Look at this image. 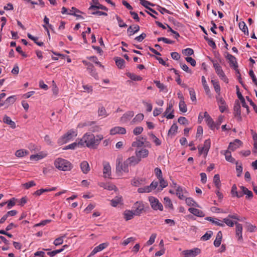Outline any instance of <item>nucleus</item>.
Here are the masks:
<instances>
[{
  "label": "nucleus",
  "instance_id": "nucleus-1",
  "mask_svg": "<svg viewBox=\"0 0 257 257\" xmlns=\"http://www.w3.org/2000/svg\"><path fill=\"white\" fill-rule=\"evenodd\" d=\"M103 139V136L102 135L99 134L95 136L93 134L86 133L81 138V140L83 147L95 149L97 148Z\"/></svg>",
  "mask_w": 257,
  "mask_h": 257
},
{
  "label": "nucleus",
  "instance_id": "nucleus-2",
  "mask_svg": "<svg viewBox=\"0 0 257 257\" xmlns=\"http://www.w3.org/2000/svg\"><path fill=\"white\" fill-rule=\"evenodd\" d=\"M128 165L126 160L123 161L122 155H119L116 160V172L120 176L123 173H127L129 172Z\"/></svg>",
  "mask_w": 257,
  "mask_h": 257
},
{
  "label": "nucleus",
  "instance_id": "nucleus-3",
  "mask_svg": "<svg viewBox=\"0 0 257 257\" xmlns=\"http://www.w3.org/2000/svg\"><path fill=\"white\" fill-rule=\"evenodd\" d=\"M54 166L59 170L69 171L73 168V165L68 160L58 158L54 162Z\"/></svg>",
  "mask_w": 257,
  "mask_h": 257
},
{
  "label": "nucleus",
  "instance_id": "nucleus-4",
  "mask_svg": "<svg viewBox=\"0 0 257 257\" xmlns=\"http://www.w3.org/2000/svg\"><path fill=\"white\" fill-rule=\"evenodd\" d=\"M77 136V132L76 131L71 130L67 133L62 136L59 140L58 143L61 145L66 144L71 141Z\"/></svg>",
  "mask_w": 257,
  "mask_h": 257
},
{
  "label": "nucleus",
  "instance_id": "nucleus-5",
  "mask_svg": "<svg viewBox=\"0 0 257 257\" xmlns=\"http://www.w3.org/2000/svg\"><path fill=\"white\" fill-rule=\"evenodd\" d=\"M213 63V67L215 69V72L217 75L219 76L220 79L223 81L225 83H228V79L226 77L224 71H223L222 67L219 65V64L217 62V61L215 60H211Z\"/></svg>",
  "mask_w": 257,
  "mask_h": 257
},
{
  "label": "nucleus",
  "instance_id": "nucleus-6",
  "mask_svg": "<svg viewBox=\"0 0 257 257\" xmlns=\"http://www.w3.org/2000/svg\"><path fill=\"white\" fill-rule=\"evenodd\" d=\"M149 201L150 202L151 207L155 210L163 211V206L159 200L153 196L149 197Z\"/></svg>",
  "mask_w": 257,
  "mask_h": 257
},
{
  "label": "nucleus",
  "instance_id": "nucleus-7",
  "mask_svg": "<svg viewBox=\"0 0 257 257\" xmlns=\"http://www.w3.org/2000/svg\"><path fill=\"white\" fill-rule=\"evenodd\" d=\"M158 185V182L153 181L149 186L138 188V192L140 193H149L155 189Z\"/></svg>",
  "mask_w": 257,
  "mask_h": 257
},
{
  "label": "nucleus",
  "instance_id": "nucleus-8",
  "mask_svg": "<svg viewBox=\"0 0 257 257\" xmlns=\"http://www.w3.org/2000/svg\"><path fill=\"white\" fill-rule=\"evenodd\" d=\"M145 206L142 201H137L133 206L136 216H140L144 210Z\"/></svg>",
  "mask_w": 257,
  "mask_h": 257
},
{
  "label": "nucleus",
  "instance_id": "nucleus-9",
  "mask_svg": "<svg viewBox=\"0 0 257 257\" xmlns=\"http://www.w3.org/2000/svg\"><path fill=\"white\" fill-rule=\"evenodd\" d=\"M211 146V141L210 139L206 140L204 141L203 147H198L199 153L200 155L204 154L206 156Z\"/></svg>",
  "mask_w": 257,
  "mask_h": 257
},
{
  "label": "nucleus",
  "instance_id": "nucleus-10",
  "mask_svg": "<svg viewBox=\"0 0 257 257\" xmlns=\"http://www.w3.org/2000/svg\"><path fill=\"white\" fill-rule=\"evenodd\" d=\"M216 99L219 106V110L221 112H224L227 108L225 100L221 95H216Z\"/></svg>",
  "mask_w": 257,
  "mask_h": 257
},
{
  "label": "nucleus",
  "instance_id": "nucleus-11",
  "mask_svg": "<svg viewBox=\"0 0 257 257\" xmlns=\"http://www.w3.org/2000/svg\"><path fill=\"white\" fill-rule=\"evenodd\" d=\"M136 156L139 159V161L143 158H147L149 155V151L146 149H137L135 151Z\"/></svg>",
  "mask_w": 257,
  "mask_h": 257
},
{
  "label": "nucleus",
  "instance_id": "nucleus-12",
  "mask_svg": "<svg viewBox=\"0 0 257 257\" xmlns=\"http://www.w3.org/2000/svg\"><path fill=\"white\" fill-rule=\"evenodd\" d=\"M89 125V131L91 132L92 133H98L100 132L102 130L100 126L96 124L95 122H91L88 123H84L83 124V126Z\"/></svg>",
  "mask_w": 257,
  "mask_h": 257
},
{
  "label": "nucleus",
  "instance_id": "nucleus-13",
  "mask_svg": "<svg viewBox=\"0 0 257 257\" xmlns=\"http://www.w3.org/2000/svg\"><path fill=\"white\" fill-rule=\"evenodd\" d=\"M201 252L198 248H194L191 249H187L183 251V253L186 256L195 257Z\"/></svg>",
  "mask_w": 257,
  "mask_h": 257
},
{
  "label": "nucleus",
  "instance_id": "nucleus-14",
  "mask_svg": "<svg viewBox=\"0 0 257 257\" xmlns=\"http://www.w3.org/2000/svg\"><path fill=\"white\" fill-rule=\"evenodd\" d=\"M235 235L237 237L238 240H242V230L243 227L241 224L235 222Z\"/></svg>",
  "mask_w": 257,
  "mask_h": 257
},
{
  "label": "nucleus",
  "instance_id": "nucleus-15",
  "mask_svg": "<svg viewBox=\"0 0 257 257\" xmlns=\"http://www.w3.org/2000/svg\"><path fill=\"white\" fill-rule=\"evenodd\" d=\"M83 62L84 64H85L86 65H87V69L88 72L90 73V74L92 77H93L95 79H98V76L97 73L96 72V71L95 69L94 68V66L90 63H87L85 61H83Z\"/></svg>",
  "mask_w": 257,
  "mask_h": 257
},
{
  "label": "nucleus",
  "instance_id": "nucleus-16",
  "mask_svg": "<svg viewBox=\"0 0 257 257\" xmlns=\"http://www.w3.org/2000/svg\"><path fill=\"white\" fill-rule=\"evenodd\" d=\"M242 145V142L240 140L238 139H235L233 142H230L229 143L228 149L231 151H234Z\"/></svg>",
  "mask_w": 257,
  "mask_h": 257
},
{
  "label": "nucleus",
  "instance_id": "nucleus-17",
  "mask_svg": "<svg viewBox=\"0 0 257 257\" xmlns=\"http://www.w3.org/2000/svg\"><path fill=\"white\" fill-rule=\"evenodd\" d=\"M134 115V111H128L123 114V115L120 117V120L122 123H127L131 119Z\"/></svg>",
  "mask_w": 257,
  "mask_h": 257
},
{
  "label": "nucleus",
  "instance_id": "nucleus-18",
  "mask_svg": "<svg viewBox=\"0 0 257 257\" xmlns=\"http://www.w3.org/2000/svg\"><path fill=\"white\" fill-rule=\"evenodd\" d=\"M187 192L185 189L178 186L176 190V194L178 197L181 200H184L185 198Z\"/></svg>",
  "mask_w": 257,
  "mask_h": 257
},
{
  "label": "nucleus",
  "instance_id": "nucleus-19",
  "mask_svg": "<svg viewBox=\"0 0 257 257\" xmlns=\"http://www.w3.org/2000/svg\"><path fill=\"white\" fill-rule=\"evenodd\" d=\"M125 133V128L121 126H115L110 130V134L111 135H115L116 134L124 135Z\"/></svg>",
  "mask_w": 257,
  "mask_h": 257
},
{
  "label": "nucleus",
  "instance_id": "nucleus-20",
  "mask_svg": "<svg viewBox=\"0 0 257 257\" xmlns=\"http://www.w3.org/2000/svg\"><path fill=\"white\" fill-rule=\"evenodd\" d=\"M173 112V104L169 103L164 112V116L167 119H172L174 117Z\"/></svg>",
  "mask_w": 257,
  "mask_h": 257
},
{
  "label": "nucleus",
  "instance_id": "nucleus-21",
  "mask_svg": "<svg viewBox=\"0 0 257 257\" xmlns=\"http://www.w3.org/2000/svg\"><path fill=\"white\" fill-rule=\"evenodd\" d=\"M83 147L82 144L81 143V139H78L76 141L67 146L65 147V149H71L74 150L77 148Z\"/></svg>",
  "mask_w": 257,
  "mask_h": 257
},
{
  "label": "nucleus",
  "instance_id": "nucleus-22",
  "mask_svg": "<svg viewBox=\"0 0 257 257\" xmlns=\"http://www.w3.org/2000/svg\"><path fill=\"white\" fill-rule=\"evenodd\" d=\"M103 174L105 178H109L111 176V167L108 163H103Z\"/></svg>",
  "mask_w": 257,
  "mask_h": 257
},
{
  "label": "nucleus",
  "instance_id": "nucleus-23",
  "mask_svg": "<svg viewBox=\"0 0 257 257\" xmlns=\"http://www.w3.org/2000/svg\"><path fill=\"white\" fill-rule=\"evenodd\" d=\"M126 163L128 165V166H135L137 164H138L140 162L139 161V159L135 156H133L130 157H128L127 159L125 160Z\"/></svg>",
  "mask_w": 257,
  "mask_h": 257
},
{
  "label": "nucleus",
  "instance_id": "nucleus-24",
  "mask_svg": "<svg viewBox=\"0 0 257 257\" xmlns=\"http://www.w3.org/2000/svg\"><path fill=\"white\" fill-rule=\"evenodd\" d=\"M221 154L225 156V160L230 163H234L235 162V159L231 156V152L229 150L221 151Z\"/></svg>",
  "mask_w": 257,
  "mask_h": 257
},
{
  "label": "nucleus",
  "instance_id": "nucleus-25",
  "mask_svg": "<svg viewBox=\"0 0 257 257\" xmlns=\"http://www.w3.org/2000/svg\"><path fill=\"white\" fill-rule=\"evenodd\" d=\"M108 245V243L107 242L102 243L98 245V246L94 247L93 250L91 252L90 255H94L97 252H99L103 249H105Z\"/></svg>",
  "mask_w": 257,
  "mask_h": 257
},
{
  "label": "nucleus",
  "instance_id": "nucleus-26",
  "mask_svg": "<svg viewBox=\"0 0 257 257\" xmlns=\"http://www.w3.org/2000/svg\"><path fill=\"white\" fill-rule=\"evenodd\" d=\"M141 4L145 7L146 9L149 10L150 12L155 14H158L157 12L153 9L149 7V6H154V4L151 3L150 2L147 0H140Z\"/></svg>",
  "mask_w": 257,
  "mask_h": 257
},
{
  "label": "nucleus",
  "instance_id": "nucleus-27",
  "mask_svg": "<svg viewBox=\"0 0 257 257\" xmlns=\"http://www.w3.org/2000/svg\"><path fill=\"white\" fill-rule=\"evenodd\" d=\"M111 205L113 207H116L118 204H123V199L121 196L118 195L110 200Z\"/></svg>",
  "mask_w": 257,
  "mask_h": 257
},
{
  "label": "nucleus",
  "instance_id": "nucleus-28",
  "mask_svg": "<svg viewBox=\"0 0 257 257\" xmlns=\"http://www.w3.org/2000/svg\"><path fill=\"white\" fill-rule=\"evenodd\" d=\"M17 100L16 95H12L8 97L4 101L5 108H8L10 105L14 104Z\"/></svg>",
  "mask_w": 257,
  "mask_h": 257
},
{
  "label": "nucleus",
  "instance_id": "nucleus-29",
  "mask_svg": "<svg viewBox=\"0 0 257 257\" xmlns=\"http://www.w3.org/2000/svg\"><path fill=\"white\" fill-rule=\"evenodd\" d=\"M140 30V27L138 25L130 26L127 30V32L128 36H131L138 32Z\"/></svg>",
  "mask_w": 257,
  "mask_h": 257
},
{
  "label": "nucleus",
  "instance_id": "nucleus-30",
  "mask_svg": "<svg viewBox=\"0 0 257 257\" xmlns=\"http://www.w3.org/2000/svg\"><path fill=\"white\" fill-rule=\"evenodd\" d=\"M188 211L193 215L198 217H204L205 214L203 211L195 208H189Z\"/></svg>",
  "mask_w": 257,
  "mask_h": 257
},
{
  "label": "nucleus",
  "instance_id": "nucleus-31",
  "mask_svg": "<svg viewBox=\"0 0 257 257\" xmlns=\"http://www.w3.org/2000/svg\"><path fill=\"white\" fill-rule=\"evenodd\" d=\"M80 168L84 174H87L90 169L88 163L85 161L81 163Z\"/></svg>",
  "mask_w": 257,
  "mask_h": 257
},
{
  "label": "nucleus",
  "instance_id": "nucleus-32",
  "mask_svg": "<svg viewBox=\"0 0 257 257\" xmlns=\"http://www.w3.org/2000/svg\"><path fill=\"white\" fill-rule=\"evenodd\" d=\"M3 121L4 123L9 124L11 126V127L13 128H15L16 127V123L14 121L12 120L10 117L5 115L3 118Z\"/></svg>",
  "mask_w": 257,
  "mask_h": 257
},
{
  "label": "nucleus",
  "instance_id": "nucleus-33",
  "mask_svg": "<svg viewBox=\"0 0 257 257\" xmlns=\"http://www.w3.org/2000/svg\"><path fill=\"white\" fill-rule=\"evenodd\" d=\"M234 113L235 116L238 117L239 120H241V111H240V105L239 103H237L234 106L233 108Z\"/></svg>",
  "mask_w": 257,
  "mask_h": 257
},
{
  "label": "nucleus",
  "instance_id": "nucleus-34",
  "mask_svg": "<svg viewBox=\"0 0 257 257\" xmlns=\"http://www.w3.org/2000/svg\"><path fill=\"white\" fill-rule=\"evenodd\" d=\"M124 217L126 220L132 219L134 216H136L133 210H126L124 212Z\"/></svg>",
  "mask_w": 257,
  "mask_h": 257
},
{
  "label": "nucleus",
  "instance_id": "nucleus-35",
  "mask_svg": "<svg viewBox=\"0 0 257 257\" xmlns=\"http://www.w3.org/2000/svg\"><path fill=\"white\" fill-rule=\"evenodd\" d=\"M222 237V232L221 231H219L217 233L216 238L214 241V245L215 247H218L220 245L221 243Z\"/></svg>",
  "mask_w": 257,
  "mask_h": 257
},
{
  "label": "nucleus",
  "instance_id": "nucleus-36",
  "mask_svg": "<svg viewBox=\"0 0 257 257\" xmlns=\"http://www.w3.org/2000/svg\"><path fill=\"white\" fill-rule=\"evenodd\" d=\"M206 219L207 220L212 222L213 223L215 224L216 225L222 227L224 226V224L223 223V222L218 219H213L211 217H207L206 218Z\"/></svg>",
  "mask_w": 257,
  "mask_h": 257
},
{
  "label": "nucleus",
  "instance_id": "nucleus-37",
  "mask_svg": "<svg viewBox=\"0 0 257 257\" xmlns=\"http://www.w3.org/2000/svg\"><path fill=\"white\" fill-rule=\"evenodd\" d=\"M211 83L213 86L215 91L217 94V95H220V86L219 83V82L215 80H212Z\"/></svg>",
  "mask_w": 257,
  "mask_h": 257
},
{
  "label": "nucleus",
  "instance_id": "nucleus-38",
  "mask_svg": "<svg viewBox=\"0 0 257 257\" xmlns=\"http://www.w3.org/2000/svg\"><path fill=\"white\" fill-rule=\"evenodd\" d=\"M115 64L119 69H122L124 67L125 61L120 57L115 58Z\"/></svg>",
  "mask_w": 257,
  "mask_h": 257
},
{
  "label": "nucleus",
  "instance_id": "nucleus-39",
  "mask_svg": "<svg viewBox=\"0 0 257 257\" xmlns=\"http://www.w3.org/2000/svg\"><path fill=\"white\" fill-rule=\"evenodd\" d=\"M231 193L232 196L233 197H237L240 198L243 196V194L241 193H238L237 191V187L236 185L234 184L231 188Z\"/></svg>",
  "mask_w": 257,
  "mask_h": 257
},
{
  "label": "nucleus",
  "instance_id": "nucleus-40",
  "mask_svg": "<svg viewBox=\"0 0 257 257\" xmlns=\"http://www.w3.org/2000/svg\"><path fill=\"white\" fill-rule=\"evenodd\" d=\"M164 203L166 208L170 209H173V205L172 201L168 197H165L164 198Z\"/></svg>",
  "mask_w": 257,
  "mask_h": 257
},
{
  "label": "nucleus",
  "instance_id": "nucleus-41",
  "mask_svg": "<svg viewBox=\"0 0 257 257\" xmlns=\"http://www.w3.org/2000/svg\"><path fill=\"white\" fill-rule=\"evenodd\" d=\"M145 182V179L140 178H134L131 181V184L134 186H139L143 184Z\"/></svg>",
  "mask_w": 257,
  "mask_h": 257
},
{
  "label": "nucleus",
  "instance_id": "nucleus-42",
  "mask_svg": "<svg viewBox=\"0 0 257 257\" xmlns=\"http://www.w3.org/2000/svg\"><path fill=\"white\" fill-rule=\"evenodd\" d=\"M144 118V114L142 113H139L136 115V116L133 119L131 123L132 124L140 122Z\"/></svg>",
  "mask_w": 257,
  "mask_h": 257
},
{
  "label": "nucleus",
  "instance_id": "nucleus-43",
  "mask_svg": "<svg viewBox=\"0 0 257 257\" xmlns=\"http://www.w3.org/2000/svg\"><path fill=\"white\" fill-rule=\"evenodd\" d=\"M226 58L229 60V63L231 66L234 67L236 66L237 62L235 57L230 54H227Z\"/></svg>",
  "mask_w": 257,
  "mask_h": 257
},
{
  "label": "nucleus",
  "instance_id": "nucleus-44",
  "mask_svg": "<svg viewBox=\"0 0 257 257\" xmlns=\"http://www.w3.org/2000/svg\"><path fill=\"white\" fill-rule=\"evenodd\" d=\"M240 188L242 190V192L241 193L243 194V195L245 194L248 198H251L252 197L253 194L251 191L249 190L247 188L244 186H240Z\"/></svg>",
  "mask_w": 257,
  "mask_h": 257
},
{
  "label": "nucleus",
  "instance_id": "nucleus-45",
  "mask_svg": "<svg viewBox=\"0 0 257 257\" xmlns=\"http://www.w3.org/2000/svg\"><path fill=\"white\" fill-rule=\"evenodd\" d=\"M28 154L29 152L24 149L18 150L15 153V155L19 158L23 157Z\"/></svg>",
  "mask_w": 257,
  "mask_h": 257
},
{
  "label": "nucleus",
  "instance_id": "nucleus-46",
  "mask_svg": "<svg viewBox=\"0 0 257 257\" xmlns=\"http://www.w3.org/2000/svg\"><path fill=\"white\" fill-rule=\"evenodd\" d=\"M185 202L188 206H192L195 207H199V205L190 197L186 198L185 197Z\"/></svg>",
  "mask_w": 257,
  "mask_h": 257
},
{
  "label": "nucleus",
  "instance_id": "nucleus-47",
  "mask_svg": "<svg viewBox=\"0 0 257 257\" xmlns=\"http://www.w3.org/2000/svg\"><path fill=\"white\" fill-rule=\"evenodd\" d=\"M95 9H101V10H104L106 11H108V9L106 7H105L99 3L96 4V5H91L89 8V10H95Z\"/></svg>",
  "mask_w": 257,
  "mask_h": 257
},
{
  "label": "nucleus",
  "instance_id": "nucleus-48",
  "mask_svg": "<svg viewBox=\"0 0 257 257\" xmlns=\"http://www.w3.org/2000/svg\"><path fill=\"white\" fill-rule=\"evenodd\" d=\"M213 183L217 189H219L221 186L219 175L216 174L213 177Z\"/></svg>",
  "mask_w": 257,
  "mask_h": 257
},
{
  "label": "nucleus",
  "instance_id": "nucleus-49",
  "mask_svg": "<svg viewBox=\"0 0 257 257\" xmlns=\"http://www.w3.org/2000/svg\"><path fill=\"white\" fill-rule=\"evenodd\" d=\"M205 121L211 130H214L216 128V123L214 122L211 117L207 118V119L205 120Z\"/></svg>",
  "mask_w": 257,
  "mask_h": 257
},
{
  "label": "nucleus",
  "instance_id": "nucleus-50",
  "mask_svg": "<svg viewBox=\"0 0 257 257\" xmlns=\"http://www.w3.org/2000/svg\"><path fill=\"white\" fill-rule=\"evenodd\" d=\"M126 75L133 81H141L142 80V78L140 76L134 73L128 72L126 73Z\"/></svg>",
  "mask_w": 257,
  "mask_h": 257
},
{
  "label": "nucleus",
  "instance_id": "nucleus-51",
  "mask_svg": "<svg viewBox=\"0 0 257 257\" xmlns=\"http://www.w3.org/2000/svg\"><path fill=\"white\" fill-rule=\"evenodd\" d=\"M46 156V154H38L36 155H32L30 156V160L38 161L45 158Z\"/></svg>",
  "mask_w": 257,
  "mask_h": 257
},
{
  "label": "nucleus",
  "instance_id": "nucleus-52",
  "mask_svg": "<svg viewBox=\"0 0 257 257\" xmlns=\"http://www.w3.org/2000/svg\"><path fill=\"white\" fill-rule=\"evenodd\" d=\"M245 227L247 230L250 232H255L257 229V227L255 225H253L249 222L246 223Z\"/></svg>",
  "mask_w": 257,
  "mask_h": 257
},
{
  "label": "nucleus",
  "instance_id": "nucleus-53",
  "mask_svg": "<svg viewBox=\"0 0 257 257\" xmlns=\"http://www.w3.org/2000/svg\"><path fill=\"white\" fill-rule=\"evenodd\" d=\"M239 29L243 32L245 34L248 35V28L244 22H241L239 23Z\"/></svg>",
  "mask_w": 257,
  "mask_h": 257
},
{
  "label": "nucleus",
  "instance_id": "nucleus-54",
  "mask_svg": "<svg viewBox=\"0 0 257 257\" xmlns=\"http://www.w3.org/2000/svg\"><path fill=\"white\" fill-rule=\"evenodd\" d=\"M98 115L99 116H102L103 117H106L108 114L105 108L103 106L100 107L98 109Z\"/></svg>",
  "mask_w": 257,
  "mask_h": 257
},
{
  "label": "nucleus",
  "instance_id": "nucleus-55",
  "mask_svg": "<svg viewBox=\"0 0 257 257\" xmlns=\"http://www.w3.org/2000/svg\"><path fill=\"white\" fill-rule=\"evenodd\" d=\"M27 36L29 39L33 40L37 45H38L39 46H42L43 45L44 43L42 42H38V38L36 37H34L32 36L31 34L28 33L27 34Z\"/></svg>",
  "mask_w": 257,
  "mask_h": 257
},
{
  "label": "nucleus",
  "instance_id": "nucleus-56",
  "mask_svg": "<svg viewBox=\"0 0 257 257\" xmlns=\"http://www.w3.org/2000/svg\"><path fill=\"white\" fill-rule=\"evenodd\" d=\"M179 107L180 110L182 112H186L187 111V106L184 100H180Z\"/></svg>",
  "mask_w": 257,
  "mask_h": 257
},
{
  "label": "nucleus",
  "instance_id": "nucleus-57",
  "mask_svg": "<svg viewBox=\"0 0 257 257\" xmlns=\"http://www.w3.org/2000/svg\"><path fill=\"white\" fill-rule=\"evenodd\" d=\"M213 234V232L211 230L207 231L204 235H203L201 239L203 241H206L209 240Z\"/></svg>",
  "mask_w": 257,
  "mask_h": 257
},
{
  "label": "nucleus",
  "instance_id": "nucleus-58",
  "mask_svg": "<svg viewBox=\"0 0 257 257\" xmlns=\"http://www.w3.org/2000/svg\"><path fill=\"white\" fill-rule=\"evenodd\" d=\"M151 140L156 146H160L161 144V141L154 134L150 135Z\"/></svg>",
  "mask_w": 257,
  "mask_h": 257
},
{
  "label": "nucleus",
  "instance_id": "nucleus-59",
  "mask_svg": "<svg viewBox=\"0 0 257 257\" xmlns=\"http://www.w3.org/2000/svg\"><path fill=\"white\" fill-rule=\"evenodd\" d=\"M159 182L160 184V187L161 188V190H162L163 188L166 187L168 184L166 180H165L163 177L161 178L158 179Z\"/></svg>",
  "mask_w": 257,
  "mask_h": 257
},
{
  "label": "nucleus",
  "instance_id": "nucleus-60",
  "mask_svg": "<svg viewBox=\"0 0 257 257\" xmlns=\"http://www.w3.org/2000/svg\"><path fill=\"white\" fill-rule=\"evenodd\" d=\"M154 83L156 84L157 87L159 89H160V91H166V87L163 83H161L159 81L155 80L154 81Z\"/></svg>",
  "mask_w": 257,
  "mask_h": 257
},
{
  "label": "nucleus",
  "instance_id": "nucleus-61",
  "mask_svg": "<svg viewBox=\"0 0 257 257\" xmlns=\"http://www.w3.org/2000/svg\"><path fill=\"white\" fill-rule=\"evenodd\" d=\"M223 223H225L227 226L229 227H233L235 224V222H233L228 217L225 218L223 219Z\"/></svg>",
  "mask_w": 257,
  "mask_h": 257
},
{
  "label": "nucleus",
  "instance_id": "nucleus-62",
  "mask_svg": "<svg viewBox=\"0 0 257 257\" xmlns=\"http://www.w3.org/2000/svg\"><path fill=\"white\" fill-rule=\"evenodd\" d=\"M144 142L141 140H137L132 143V146L133 147H141L144 145Z\"/></svg>",
  "mask_w": 257,
  "mask_h": 257
},
{
  "label": "nucleus",
  "instance_id": "nucleus-63",
  "mask_svg": "<svg viewBox=\"0 0 257 257\" xmlns=\"http://www.w3.org/2000/svg\"><path fill=\"white\" fill-rule=\"evenodd\" d=\"M188 90L189 91V94L190 95V98H191V100L192 101H196V94H195L194 89L192 88H189Z\"/></svg>",
  "mask_w": 257,
  "mask_h": 257
},
{
  "label": "nucleus",
  "instance_id": "nucleus-64",
  "mask_svg": "<svg viewBox=\"0 0 257 257\" xmlns=\"http://www.w3.org/2000/svg\"><path fill=\"white\" fill-rule=\"evenodd\" d=\"M65 237V235L61 236L60 237L57 238L55 239L53 242V243L55 245L58 246L61 245L63 242V238Z\"/></svg>",
  "mask_w": 257,
  "mask_h": 257
}]
</instances>
